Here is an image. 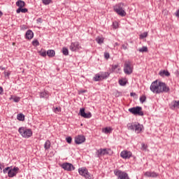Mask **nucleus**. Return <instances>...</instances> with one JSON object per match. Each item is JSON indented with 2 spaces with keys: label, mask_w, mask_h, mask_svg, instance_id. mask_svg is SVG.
Returning a JSON list of instances; mask_svg holds the SVG:
<instances>
[{
  "label": "nucleus",
  "mask_w": 179,
  "mask_h": 179,
  "mask_svg": "<svg viewBox=\"0 0 179 179\" xmlns=\"http://www.w3.org/2000/svg\"><path fill=\"white\" fill-rule=\"evenodd\" d=\"M102 132L108 135V134H111V132H113V128H111L110 127H105L102 129Z\"/></svg>",
  "instance_id": "nucleus-17"
},
{
  "label": "nucleus",
  "mask_w": 179,
  "mask_h": 179,
  "mask_svg": "<svg viewBox=\"0 0 179 179\" xmlns=\"http://www.w3.org/2000/svg\"><path fill=\"white\" fill-rule=\"evenodd\" d=\"M169 106L171 110L179 108V101H173Z\"/></svg>",
  "instance_id": "nucleus-14"
},
{
  "label": "nucleus",
  "mask_w": 179,
  "mask_h": 179,
  "mask_svg": "<svg viewBox=\"0 0 179 179\" xmlns=\"http://www.w3.org/2000/svg\"><path fill=\"white\" fill-rule=\"evenodd\" d=\"M113 26H114L115 29H117V25H115V24L113 23Z\"/></svg>",
  "instance_id": "nucleus-51"
},
{
  "label": "nucleus",
  "mask_w": 179,
  "mask_h": 179,
  "mask_svg": "<svg viewBox=\"0 0 179 179\" xmlns=\"http://www.w3.org/2000/svg\"><path fill=\"white\" fill-rule=\"evenodd\" d=\"M120 156L122 159H129L132 157V152L128 150H123L121 152Z\"/></svg>",
  "instance_id": "nucleus-12"
},
{
  "label": "nucleus",
  "mask_w": 179,
  "mask_h": 179,
  "mask_svg": "<svg viewBox=\"0 0 179 179\" xmlns=\"http://www.w3.org/2000/svg\"><path fill=\"white\" fill-rule=\"evenodd\" d=\"M78 173L80 174V176H83L85 178H87L89 176V174H87V170H86L85 168L79 169Z\"/></svg>",
  "instance_id": "nucleus-16"
},
{
  "label": "nucleus",
  "mask_w": 179,
  "mask_h": 179,
  "mask_svg": "<svg viewBox=\"0 0 179 179\" xmlns=\"http://www.w3.org/2000/svg\"><path fill=\"white\" fill-rule=\"evenodd\" d=\"M96 41L98 44H103L104 43V38L98 36L96 38Z\"/></svg>",
  "instance_id": "nucleus-22"
},
{
  "label": "nucleus",
  "mask_w": 179,
  "mask_h": 179,
  "mask_svg": "<svg viewBox=\"0 0 179 179\" xmlns=\"http://www.w3.org/2000/svg\"><path fill=\"white\" fill-rule=\"evenodd\" d=\"M122 48H123V50H128V43H126V45L123 44Z\"/></svg>",
  "instance_id": "nucleus-43"
},
{
  "label": "nucleus",
  "mask_w": 179,
  "mask_h": 179,
  "mask_svg": "<svg viewBox=\"0 0 179 179\" xmlns=\"http://www.w3.org/2000/svg\"><path fill=\"white\" fill-rule=\"evenodd\" d=\"M104 58H106V59H108V58H110V53L105 52L104 53Z\"/></svg>",
  "instance_id": "nucleus-42"
},
{
  "label": "nucleus",
  "mask_w": 179,
  "mask_h": 179,
  "mask_svg": "<svg viewBox=\"0 0 179 179\" xmlns=\"http://www.w3.org/2000/svg\"><path fill=\"white\" fill-rule=\"evenodd\" d=\"M129 113H131V114H133L134 115H140L141 117H142L144 115L143 111H142V107L141 106L129 108Z\"/></svg>",
  "instance_id": "nucleus-5"
},
{
  "label": "nucleus",
  "mask_w": 179,
  "mask_h": 179,
  "mask_svg": "<svg viewBox=\"0 0 179 179\" xmlns=\"http://www.w3.org/2000/svg\"><path fill=\"white\" fill-rule=\"evenodd\" d=\"M85 141H86V138L85 137V136L78 135L75 137V143H76V145H80L83 143Z\"/></svg>",
  "instance_id": "nucleus-10"
},
{
  "label": "nucleus",
  "mask_w": 179,
  "mask_h": 179,
  "mask_svg": "<svg viewBox=\"0 0 179 179\" xmlns=\"http://www.w3.org/2000/svg\"><path fill=\"white\" fill-rule=\"evenodd\" d=\"M139 52H148V47L143 46L141 48L138 50Z\"/></svg>",
  "instance_id": "nucleus-28"
},
{
  "label": "nucleus",
  "mask_w": 179,
  "mask_h": 179,
  "mask_svg": "<svg viewBox=\"0 0 179 179\" xmlns=\"http://www.w3.org/2000/svg\"><path fill=\"white\" fill-rule=\"evenodd\" d=\"M10 170V167L8 166L3 170V172L4 174H6V173H8V171H9Z\"/></svg>",
  "instance_id": "nucleus-38"
},
{
  "label": "nucleus",
  "mask_w": 179,
  "mask_h": 179,
  "mask_svg": "<svg viewBox=\"0 0 179 179\" xmlns=\"http://www.w3.org/2000/svg\"><path fill=\"white\" fill-rule=\"evenodd\" d=\"M111 154V150L110 148H100L96 151L97 157H101V156H106V155Z\"/></svg>",
  "instance_id": "nucleus-7"
},
{
  "label": "nucleus",
  "mask_w": 179,
  "mask_h": 179,
  "mask_svg": "<svg viewBox=\"0 0 179 179\" xmlns=\"http://www.w3.org/2000/svg\"><path fill=\"white\" fill-rule=\"evenodd\" d=\"M83 118H92V113H86V112L84 113V115H83Z\"/></svg>",
  "instance_id": "nucleus-29"
},
{
  "label": "nucleus",
  "mask_w": 179,
  "mask_h": 179,
  "mask_svg": "<svg viewBox=\"0 0 179 179\" xmlns=\"http://www.w3.org/2000/svg\"><path fill=\"white\" fill-rule=\"evenodd\" d=\"M159 75L162 78H164V76H169L170 73L169 72V71L163 70L159 71Z\"/></svg>",
  "instance_id": "nucleus-18"
},
{
  "label": "nucleus",
  "mask_w": 179,
  "mask_h": 179,
  "mask_svg": "<svg viewBox=\"0 0 179 179\" xmlns=\"http://www.w3.org/2000/svg\"><path fill=\"white\" fill-rule=\"evenodd\" d=\"M47 55L49 56L50 58L55 57V50H48L47 51Z\"/></svg>",
  "instance_id": "nucleus-20"
},
{
  "label": "nucleus",
  "mask_w": 179,
  "mask_h": 179,
  "mask_svg": "<svg viewBox=\"0 0 179 179\" xmlns=\"http://www.w3.org/2000/svg\"><path fill=\"white\" fill-rule=\"evenodd\" d=\"M4 75H5V76H7L8 78H9V76H10V73L5 71Z\"/></svg>",
  "instance_id": "nucleus-46"
},
{
  "label": "nucleus",
  "mask_w": 179,
  "mask_h": 179,
  "mask_svg": "<svg viewBox=\"0 0 179 179\" xmlns=\"http://www.w3.org/2000/svg\"><path fill=\"white\" fill-rule=\"evenodd\" d=\"M32 44H33V45H36V46L40 45V43H39L38 41H37V40L33 41H32Z\"/></svg>",
  "instance_id": "nucleus-35"
},
{
  "label": "nucleus",
  "mask_w": 179,
  "mask_h": 179,
  "mask_svg": "<svg viewBox=\"0 0 179 179\" xmlns=\"http://www.w3.org/2000/svg\"><path fill=\"white\" fill-rule=\"evenodd\" d=\"M13 101H15V103H19L20 101V97H15L13 99Z\"/></svg>",
  "instance_id": "nucleus-40"
},
{
  "label": "nucleus",
  "mask_w": 179,
  "mask_h": 179,
  "mask_svg": "<svg viewBox=\"0 0 179 179\" xmlns=\"http://www.w3.org/2000/svg\"><path fill=\"white\" fill-rule=\"evenodd\" d=\"M85 108H80V115H81V117H83V115H85Z\"/></svg>",
  "instance_id": "nucleus-41"
},
{
  "label": "nucleus",
  "mask_w": 179,
  "mask_h": 179,
  "mask_svg": "<svg viewBox=\"0 0 179 179\" xmlns=\"http://www.w3.org/2000/svg\"><path fill=\"white\" fill-rule=\"evenodd\" d=\"M119 85H120V86H125V85H127V81L124 80H119Z\"/></svg>",
  "instance_id": "nucleus-32"
},
{
  "label": "nucleus",
  "mask_w": 179,
  "mask_h": 179,
  "mask_svg": "<svg viewBox=\"0 0 179 179\" xmlns=\"http://www.w3.org/2000/svg\"><path fill=\"white\" fill-rule=\"evenodd\" d=\"M33 37H34V33H33V31H31L30 29L27 31V32L25 34V38H27V40H31V38H33Z\"/></svg>",
  "instance_id": "nucleus-13"
},
{
  "label": "nucleus",
  "mask_w": 179,
  "mask_h": 179,
  "mask_svg": "<svg viewBox=\"0 0 179 179\" xmlns=\"http://www.w3.org/2000/svg\"><path fill=\"white\" fill-rule=\"evenodd\" d=\"M145 37H148L147 32H144L143 34H141L140 38H145Z\"/></svg>",
  "instance_id": "nucleus-39"
},
{
  "label": "nucleus",
  "mask_w": 179,
  "mask_h": 179,
  "mask_svg": "<svg viewBox=\"0 0 179 179\" xmlns=\"http://www.w3.org/2000/svg\"><path fill=\"white\" fill-rule=\"evenodd\" d=\"M62 169H64V170H66V171H72V170H75V167L73 166V165L68 162L62 164Z\"/></svg>",
  "instance_id": "nucleus-9"
},
{
  "label": "nucleus",
  "mask_w": 179,
  "mask_h": 179,
  "mask_svg": "<svg viewBox=\"0 0 179 179\" xmlns=\"http://www.w3.org/2000/svg\"><path fill=\"white\" fill-rule=\"evenodd\" d=\"M19 168L14 167L12 169V166L10 167V170L8 171V176L10 178H13V177H16L17 173H19Z\"/></svg>",
  "instance_id": "nucleus-8"
},
{
  "label": "nucleus",
  "mask_w": 179,
  "mask_h": 179,
  "mask_svg": "<svg viewBox=\"0 0 179 179\" xmlns=\"http://www.w3.org/2000/svg\"><path fill=\"white\" fill-rule=\"evenodd\" d=\"M69 48L71 51H78V50H80L81 47L79 42L76 41L71 43Z\"/></svg>",
  "instance_id": "nucleus-11"
},
{
  "label": "nucleus",
  "mask_w": 179,
  "mask_h": 179,
  "mask_svg": "<svg viewBox=\"0 0 179 179\" xmlns=\"http://www.w3.org/2000/svg\"><path fill=\"white\" fill-rule=\"evenodd\" d=\"M108 76H110V73L108 72H105V73H101V78L103 80V79H106V78H108Z\"/></svg>",
  "instance_id": "nucleus-25"
},
{
  "label": "nucleus",
  "mask_w": 179,
  "mask_h": 179,
  "mask_svg": "<svg viewBox=\"0 0 179 179\" xmlns=\"http://www.w3.org/2000/svg\"><path fill=\"white\" fill-rule=\"evenodd\" d=\"M50 147H51V142L49 140L46 141V142L44 144V148L45 150L50 149Z\"/></svg>",
  "instance_id": "nucleus-23"
},
{
  "label": "nucleus",
  "mask_w": 179,
  "mask_h": 179,
  "mask_svg": "<svg viewBox=\"0 0 179 179\" xmlns=\"http://www.w3.org/2000/svg\"><path fill=\"white\" fill-rule=\"evenodd\" d=\"M145 177H152V178H156L158 174L156 172L147 171L144 173Z\"/></svg>",
  "instance_id": "nucleus-15"
},
{
  "label": "nucleus",
  "mask_w": 179,
  "mask_h": 179,
  "mask_svg": "<svg viewBox=\"0 0 179 179\" xmlns=\"http://www.w3.org/2000/svg\"><path fill=\"white\" fill-rule=\"evenodd\" d=\"M134 71V67H132V64L129 61H127L124 62V72L126 75H131Z\"/></svg>",
  "instance_id": "nucleus-6"
},
{
  "label": "nucleus",
  "mask_w": 179,
  "mask_h": 179,
  "mask_svg": "<svg viewBox=\"0 0 179 179\" xmlns=\"http://www.w3.org/2000/svg\"><path fill=\"white\" fill-rule=\"evenodd\" d=\"M94 80L95 82H99V80H103V79L101 78V76L100 74H96L94 77Z\"/></svg>",
  "instance_id": "nucleus-27"
},
{
  "label": "nucleus",
  "mask_w": 179,
  "mask_h": 179,
  "mask_svg": "<svg viewBox=\"0 0 179 179\" xmlns=\"http://www.w3.org/2000/svg\"><path fill=\"white\" fill-rule=\"evenodd\" d=\"M140 101L141 103H145L146 101V96L143 95L140 97Z\"/></svg>",
  "instance_id": "nucleus-33"
},
{
  "label": "nucleus",
  "mask_w": 179,
  "mask_h": 179,
  "mask_svg": "<svg viewBox=\"0 0 179 179\" xmlns=\"http://www.w3.org/2000/svg\"><path fill=\"white\" fill-rule=\"evenodd\" d=\"M113 9L120 16L124 17L127 15V13L124 9V3H119L116 4L113 6Z\"/></svg>",
  "instance_id": "nucleus-3"
},
{
  "label": "nucleus",
  "mask_w": 179,
  "mask_h": 179,
  "mask_svg": "<svg viewBox=\"0 0 179 179\" xmlns=\"http://www.w3.org/2000/svg\"><path fill=\"white\" fill-rule=\"evenodd\" d=\"M150 90L152 93L159 94V93H169V92H170V87H169L166 83L160 81L159 82L157 80L152 83Z\"/></svg>",
  "instance_id": "nucleus-1"
},
{
  "label": "nucleus",
  "mask_w": 179,
  "mask_h": 179,
  "mask_svg": "<svg viewBox=\"0 0 179 179\" xmlns=\"http://www.w3.org/2000/svg\"><path fill=\"white\" fill-rule=\"evenodd\" d=\"M82 93H86V90L81 91Z\"/></svg>",
  "instance_id": "nucleus-52"
},
{
  "label": "nucleus",
  "mask_w": 179,
  "mask_h": 179,
  "mask_svg": "<svg viewBox=\"0 0 179 179\" xmlns=\"http://www.w3.org/2000/svg\"><path fill=\"white\" fill-rule=\"evenodd\" d=\"M115 45H118V43H115Z\"/></svg>",
  "instance_id": "nucleus-53"
},
{
  "label": "nucleus",
  "mask_w": 179,
  "mask_h": 179,
  "mask_svg": "<svg viewBox=\"0 0 179 179\" xmlns=\"http://www.w3.org/2000/svg\"><path fill=\"white\" fill-rule=\"evenodd\" d=\"M27 11H28L27 8H18L16 10V13H20V12H22V13H27Z\"/></svg>",
  "instance_id": "nucleus-21"
},
{
  "label": "nucleus",
  "mask_w": 179,
  "mask_h": 179,
  "mask_svg": "<svg viewBox=\"0 0 179 179\" xmlns=\"http://www.w3.org/2000/svg\"><path fill=\"white\" fill-rule=\"evenodd\" d=\"M53 111L54 113H55V114H58V113H61V107L54 108Z\"/></svg>",
  "instance_id": "nucleus-31"
},
{
  "label": "nucleus",
  "mask_w": 179,
  "mask_h": 179,
  "mask_svg": "<svg viewBox=\"0 0 179 179\" xmlns=\"http://www.w3.org/2000/svg\"><path fill=\"white\" fill-rule=\"evenodd\" d=\"M18 131L23 138H29L30 136H31V135H33V131L31 129H27L26 127H20Z\"/></svg>",
  "instance_id": "nucleus-4"
},
{
  "label": "nucleus",
  "mask_w": 179,
  "mask_h": 179,
  "mask_svg": "<svg viewBox=\"0 0 179 179\" xmlns=\"http://www.w3.org/2000/svg\"><path fill=\"white\" fill-rule=\"evenodd\" d=\"M67 143H72V137L69 136L66 138Z\"/></svg>",
  "instance_id": "nucleus-37"
},
{
  "label": "nucleus",
  "mask_w": 179,
  "mask_h": 179,
  "mask_svg": "<svg viewBox=\"0 0 179 179\" xmlns=\"http://www.w3.org/2000/svg\"><path fill=\"white\" fill-rule=\"evenodd\" d=\"M62 52L64 55H69V51L68 50V48H62Z\"/></svg>",
  "instance_id": "nucleus-30"
},
{
  "label": "nucleus",
  "mask_w": 179,
  "mask_h": 179,
  "mask_svg": "<svg viewBox=\"0 0 179 179\" xmlns=\"http://www.w3.org/2000/svg\"><path fill=\"white\" fill-rule=\"evenodd\" d=\"M2 15H3V13H2V11H0V17L1 16H2Z\"/></svg>",
  "instance_id": "nucleus-49"
},
{
  "label": "nucleus",
  "mask_w": 179,
  "mask_h": 179,
  "mask_svg": "<svg viewBox=\"0 0 179 179\" xmlns=\"http://www.w3.org/2000/svg\"><path fill=\"white\" fill-rule=\"evenodd\" d=\"M17 120H18V121H24V115H23V113H19L17 115Z\"/></svg>",
  "instance_id": "nucleus-24"
},
{
  "label": "nucleus",
  "mask_w": 179,
  "mask_h": 179,
  "mask_svg": "<svg viewBox=\"0 0 179 179\" xmlns=\"http://www.w3.org/2000/svg\"><path fill=\"white\" fill-rule=\"evenodd\" d=\"M42 1L44 5H50L51 3V0H42Z\"/></svg>",
  "instance_id": "nucleus-34"
},
{
  "label": "nucleus",
  "mask_w": 179,
  "mask_h": 179,
  "mask_svg": "<svg viewBox=\"0 0 179 179\" xmlns=\"http://www.w3.org/2000/svg\"><path fill=\"white\" fill-rule=\"evenodd\" d=\"M38 52L41 55V57H47V52H45V51H43V52L39 51Z\"/></svg>",
  "instance_id": "nucleus-36"
},
{
  "label": "nucleus",
  "mask_w": 179,
  "mask_h": 179,
  "mask_svg": "<svg viewBox=\"0 0 179 179\" xmlns=\"http://www.w3.org/2000/svg\"><path fill=\"white\" fill-rule=\"evenodd\" d=\"M128 129L131 131H135L136 134H141L142 129H143V125L138 122L129 123L127 124Z\"/></svg>",
  "instance_id": "nucleus-2"
},
{
  "label": "nucleus",
  "mask_w": 179,
  "mask_h": 179,
  "mask_svg": "<svg viewBox=\"0 0 179 179\" xmlns=\"http://www.w3.org/2000/svg\"><path fill=\"white\" fill-rule=\"evenodd\" d=\"M40 97L41 99H48V94L45 92H41Z\"/></svg>",
  "instance_id": "nucleus-26"
},
{
  "label": "nucleus",
  "mask_w": 179,
  "mask_h": 179,
  "mask_svg": "<svg viewBox=\"0 0 179 179\" xmlns=\"http://www.w3.org/2000/svg\"><path fill=\"white\" fill-rule=\"evenodd\" d=\"M2 164H0V173H2Z\"/></svg>",
  "instance_id": "nucleus-48"
},
{
  "label": "nucleus",
  "mask_w": 179,
  "mask_h": 179,
  "mask_svg": "<svg viewBox=\"0 0 179 179\" xmlns=\"http://www.w3.org/2000/svg\"><path fill=\"white\" fill-rule=\"evenodd\" d=\"M117 68H118V65H117V64L113 65V66H112L113 71H115V69H117Z\"/></svg>",
  "instance_id": "nucleus-45"
},
{
  "label": "nucleus",
  "mask_w": 179,
  "mask_h": 179,
  "mask_svg": "<svg viewBox=\"0 0 179 179\" xmlns=\"http://www.w3.org/2000/svg\"><path fill=\"white\" fill-rule=\"evenodd\" d=\"M141 146H142V149L143 150H146V148H148V146H146V145H145V143H142Z\"/></svg>",
  "instance_id": "nucleus-44"
},
{
  "label": "nucleus",
  "mask_w": 179,
  "mask_h": 179,
  "mask_svg": "<svg viewBox=\"0 0 179 179\" xmlns=\"http://www.w3.org/2000/svg\"><path fill=\"white\" fill-rule=\"evenodd\" d=\"M134 95H135V93H134V92H131V93L130 94V96H134Z\"/></svg>",
  "instance_id": "nucleus-50"
},
{
  "label": "nucleus",
  "mask_w": 179,
  "mask_h": 179,
  "mask_svg": "<svg viewBox=\"0 0 179 179\" xmlns=\"http://www.w3.org/2000/svg\"><path fill=\"white\" fill-rule=\"evenodd\" d=\"M16 6H18L19 8H24L26 6V3L22 0H18L16 2Z\"/></svg>",
  "instance_id": "nucleus-19"
},
{
  "label": "nucleus",
  "mask_w": 179,
  "mask_h": 179,
  "mask_svg": "<svg viewBox=\"0 0 179 179\" xmlns=\"http://www.w3.org/2000/svg\"><path fill=\"white\" fill-rule=\"evenodd\" d=\"M3 92V88H2V87H0V94H2Z\"/></svg>",
  "instance_id": "nucleus-47"
}]
</instances>
